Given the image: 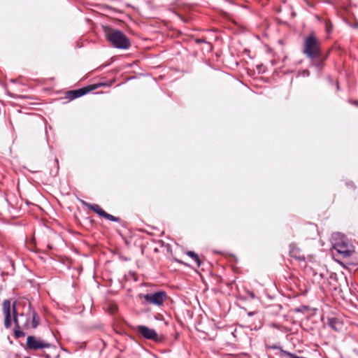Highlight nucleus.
I'll return each mask as SVG.
<instances>
[{"mask_svg": "<svg viewBox=\"0 0 358 358\" xmlns=\"http://www.w3.org/2000/svg\"><path fill=\"white\" fill-rule=\"evenodd\" d=\"M333 248L343 258L350 257L352 252L350 245L343 240V237L341 241L334 243Z\"/></svg>", "mask_w": 358, "mask_h": 358, "instance_id": "obj_7", "label": "nucleus"}, {"mask_svg": "<svg viewBox=\"0 0 358 358\" xmlns=\"http://www.w3.org/2000/svg\"><path fill=\"white\" fill-rule=\"evenodd\" d=\"M139 297L141 299H144L147 303L161 306L166 299L167 295L164 291H159L145 294H140Z\"/></svg>", "mask_w": 358, "mask_h": 358, "instance_id": "obj_3", "label": "nucleus"}, {"mask_svg": "<svg viewBox=\"0 0 358 358\" xmlns=\"http://www.w3.org/2000/svg\"><path fill=\"white\" fill-rule=\"evenodd\" d=\"M186 255L195 262L198 267L201 266V261L196 253H195L194 251H187L186 252Z\"/></svg>", "mask_w": 358, "mask_h": 358, "instance_id": "obj_15", "label": "nucleus"}, {"mask_svg": "<svg viewBox=\"0 0 358 358\" xmlns=\"http://www.w3.org/2000/svg\"><path fill=\"white\" fill-rule=\"evenodd\" d=\"M196 43L199 44V43H206V41L204 38H198L196 40Z\"/></svg>", "mask_w": 358, "mask_h": 358, "instance_id": "obj_19", "label": "nucleus"}, {"mask_svg": "<svg viewBox=\"0 0 358 358\" xmlns=\"http://www.w3.org/2000/svg\"><path fill=\"white\" fill-rule=\"evenodd\" d=\"M29 311L28 314L30 315V318L31 317V326L33 329H36L38 326L40 324V317L38 314L36 312V310L32 308L31 305L29 303Z\"/></svg>", "mask_w": 358, "mask_h": 358, "instance_id": "obj_12", "label": "nucleus"}, {"mask_svg": "<svg viewBox=\"0 0 358 358\" xmlns=\"http://www.w3.org/2000/svg\"><path fill=\"white\" fill-rule=\"evenodd\" d=\"M90 90L91 88L89 87H83L78 90H70L66 92L65 98L71 101L86 94Z\"/></svg>", "mask_w": 358, "mask_h": 358, "instance_id": "obj_11", "label": "nucleus"}, {"mask_svg": "<svg viewBox=\"0 0 358 358\" xmlns=\"http://www.w3.org/2000/svg\"><path fill=\"white\" fill-rule=\"evenodd\" d=\"M332 28H333V27H332V25H331V24L329 25L328 24H327V26H326V31H327V32L328 34H329V33L331 31Z\"/></svg>", "mask_w": 358, "mask_h": 358, "instance_id": "obj_18", "label": "nucleus"}, {"mask_svg": "<svg viewBox=\"0 0 358 358\" xmlns=\"http://www.w3.org/2000/svg\"><path fill=\"white\" fill-rule=\"evenodd\" d=\"M302 52L312 61L320 59L322 57L320 41L313 33L304 38Z\"/></svg>", "mask_w": 358, "mask_h": 358, "instance_id": "obj_2", "label": "nucleus"}, {"mask_svg": "<svg viewBox=\"0 0 358 358\" xmlns=\"http://www.w3.org/2000/svg\"><path fill=\"white\" fill-rule=\"evenodd\" d=\"M328 324L335 331H341L343 327V322L336 317L329 318Z\"/></svg>", "mask_w": 358, "mask_h": 358, "instance_id": "obj_13", "label": "nucleus"}, {"mask_svg": "<svg viewBox=\"0 0 358 358\" xmlns=\"http://www.w3.org/2000/svg\"><path fill=\"white\" fill-rule=\"evenodd\" d=\"M2 310L4 315L3 324L6 329H10L12 326V307L10 301L6 299L3 301L2 304Z\"/></svg>", "mask_w": 358, "mask_h": 358, "instance_id": "obj_6", "label": "nucleus"}, {"mask_svg": "<svg viewBox=\"0 0 358 358\" xmlns=\"http://www.w3.org/2000/svg\"><path fill=\"white\" fill-rule=\"evenodd\" d=\"M27 349L30 350H37L39 349L49 348L51 344L38 338L34 336H28L26 343Z\"/></svg>", "mask_w": 358, "mask_h": 358, "instance_id": "obj_4", "label": "nucleus"}, {"mask_svg": "<svg viewBox=\"0 0 358 358\" xmlns=\"http://www.w3.org/2000/svg\"><path fill=\"white\" fill-rule=\"evenodd\" d=\"M12 320H13V322L15 324V327L13 329L14 336L16 338L24 337L25 336V334L23 331L21 330V325L20 324L18 318L20 317V314L17 313L15 303H14L12 306Z\"/></svg>", "mask_w": 358, "mask_h": 358, "instance_id": "obj_9", "label": "nucleus"}, {"mask_svg": "<svg viewBox=\"0 0 358 358\" xmlns=\"http://www.w3.org/2000/svg\"><path fill=\"white\" fill-rule=\"evenodd\" d=\"M353 103L355 105V106H358V101H355L353 102Z\"/></svg>", "mask_w": 358, "mask_h": 358, "instance_id": "obj_21", "label": "nucleus"}, {"mask_svg": "<svg viewBox=\"0 0 358 358\" xmlns=\"http://www.w3.org/2000/svg\"><path fill=\"white\" fill-rule=\"evenodd\" d=\"M178 262L180 264H183V262L182 261H180V260H178Z\"/></svg>", "mask_w": 358, "mask_h": 358, "instance_id": "obj_23", "label": "nucleus"}, {"mask_svg": "<svg viewBox=\"0 0 358 358\" xmlns=\"http://www.w3.org/2000/svg\"><path fill=\"white\" fill-rule=\"evenodd\" d=\"M89 209L93 210L95 213L99 215V216L105 218L106 220L118 222L120 220V218L118 217H115L106 211H104L98 204H86Z\"/></svg>", "mask_w": 358, "mask_h": 358, "instance_id": "obj_10", "label": "nucleus"}, {"mask_svg": "<svg viewBox=\"0 0 358 358\" xmlns=\"http://www.w3.org/2000/svg\"><path fill=\"white\" fill-rule=\"evenodd\" d=\"M136 331L140 336L146 339L152 341L158 340V334L153 329H150L144 325H138L136 327Z\"/></svg>", "mask_w": 358, "mask_h": 358, "instance_id": "obj_8", "label": "nucleus"}, {"mask_svg": "<svg viewBox=\"0 0 358 358\" xmlns=\"http://www.w3.org/2000/svg\"><path fill=\"white\" fill-rule=\"evenodd\" d=\"M347 185L351 187L352 188L355 189V186L352 182H347Z\"/></svg>", "mask_w": 358, "mask_h": 358, "instance_id": "obj_20", "label": "nucleus"}, {"mask_svg": "<svg viewBox=\"0 0 358 358\" xmlns=\"http://www.w3.org/2000/svg\"><path fill=\"white\" fill-rule=\"evenodd\" d=\"M344 280H345V283L348 285V282H347V278H344Z\"/></svg>", "mask_w": 358, "mask_h": 358, "instance_id": "obj_22", "label": "nucleus"}, {"mask_svg": "<svg viewBox=\"0 0 358 358\" xmlns=\"http://www.w3.org/2000/svg\"><path fill=\"white\" fill-rule=\"evenodd\" d=\"M103 33L106 40L115 48L127 50L130 48V40L122 31L103 27Z\"/></svg>", "mask_w": 358, "mask_h": 358, "instance_id": "obj_1", "label": "nucleus"}, {"mask_svg": "<svg viewBox=\"0 0 358 358\" xmlns=\"http://www.w3.org/2000/svg\"><path fill=\"white\" fill-rule=\"evenodd\" d=\"M2 310L4 315L3 324L6 329H10L12 326V307L10 301L6 299L3 301L2 304Z\"/></svg>", "mask_w": 358, "mask_h": 358, "instance_id": "obj_5", "label": "nucleus"}, {"mask_svg": "<svg viewBox=\"0 0 358 358\" xmlns=\"http://www.w3.org/2000/svg\"><path fill=\"white\" fill-rule=\"evenodd\" d=\"M335 236H340V234L338 233V234H335Z\"/></svg>", "mask_w": 358, "mask_h": 358, "instance_id": "obj_24", "label": "nucleus"}, {"mask_svg": "<svg viewBox=\"0 0 358 358\" xmlns=\"http://www.w3.org/2000/svg\"><path fill=\"white\" fill-rule=\"evenodd\" d=\"M299 253V250L296 248H291L289 250V255L292 257H294L300 261H304L305 257L303 256H301Z\"/></svg>", "mask_w": 358, "mask_h": 358, "instance_id": "obj_14", "label": "nucleus"}, {"mask_svg": "<svg viewBox=\"0 0 358 358\" xmlns=\"http://www.w3.org/2000/svg\"><path fill=\"white\" fill-rule=\"evenodd\" d=\"M25 358H30V357H25Z\"/></svg>", "mask_w": 358, "mask_h": 358, "instance_id": "obj_25", "label": "nucleus"}, {"mask_svg": "<svg viewBox=\"0 0 358 358\" xmlns=\"http://www.w3.org/2000/svg\"><path fill=\"white\" fill-rule=\"evenodd\" d=\"M317 70H321L323 67V61H320L318 62H314L312 64Z\"/></svg>", "mask_w": 358, "mask_h": 358, "instance_id": "obj_17", "label": "nucleus"}, {"mask_svg": "<svg viewBox=\"0 0 358 358\" xmlns=\"http://www.w3.org/2000/svg\"><path fill=\"white\" fill-rule=\"evenodd\" d=\"M20 317L25 318L24 323L21 325V329H28L30 327V324H29L30 315L28 313H26V314L20 313Z\"/></svg>", "mask_w": 358, "mask_h": 358, "instance_id": "obj_16", "label": "nucleus"}]
</instances>
